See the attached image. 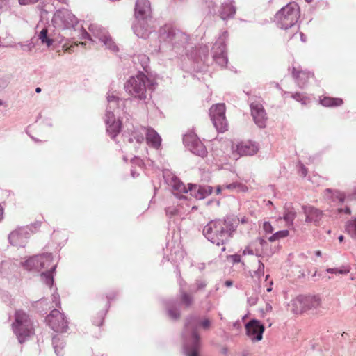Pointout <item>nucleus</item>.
Wrapping results in <instances>:
<instances>
[{"mask_svg":"<svg viewBox=\"0 0 356 356\" xmlns=\"http://www.w3.org/2000/svg\"><path fill=\"white\" fill-rule=\"evenodd\" d=\"M238 225L239 219L234 216L215 219L203 227L202 234L211 243L217 246L222 245V251H225L224 245L233 238Z\"/></svg>","mask_w":356,"mask_h":356,"instance_id":"obj_1","label":"nucleus"},{"mask_svg":"<svg viewBox=\"0 0 356 356\" xmlns=\"http://www.w3.org/2000/svg\"><path fill=\"white\" fill-rule=\"evenodd\" d=\"M212 322L208 317L200 318L191 315L186 318L184 329L182 332L183 348L186 356H200L199 350L201 346L200 337L197 328L208 330Z\"/></svg>","mask_w":356,"mask_h":356,"instance_id":"obj_2","label":"nucleus"},{"mask_svg":"<svg viewBox=\"0 0 356 356\" xmlns=\"http://www.w3.org/2000/svg\"><path fill=\"white\" fill-rule=\"evenodd\" d=\"M159 51L161 48H170L178 55L188 54V48L193 49L189 36L172 25L165 24L159 30Z\"/></svg>","mask_w":356,"mask_h":356,"instance_id":"obj_3","label":"nucleus"},{"mask_svg":"<svg viewBox=\"0 0 356 356\" xmlns=\"http://www.w3.org/2000/svg\"><path fill=\"white\" fill-rule=\"evenodd\" d=\"M153 81L143 72L131 76L124 83L125 92L132 98L145 102L147 99V90H152Z\"/></svg>","mask_w":356,"mask_h":356,"instance_id":"obj_4","label":"nucleus"},{"mask_svg":"<svg viewBox=\"0 0 356 356\" xmlns=\"http://www.w3.org/2000/svg\"><path fill=\"white\" fill-rule=\"evenodd\" d=\"M300 17L298 6L295 2H290L282 8L275 15V22L282 29H294L298 31L297 22Z\"/></svg>","mask_w":356,"mask_h":356,"instance_id":"obj_5","label":"nucleus"},{"mask_svg":"<svg viewBox=\"0 0 356 356\" xmlns=\"http://www.w3.org/2000/svg\"><path fill=\"white\" fill-rule=\"evenodd\" d=\"M13 330L20 343H24L33 334V324L29 316L22 310H17Z\"/></svg>","mask_w":356,"mask_h":356,"instance_id":"obj_6","label":"nucleus"},{"mask_svg":"<svg viewBox=\"0 0 356 356\" xmlns=\"http://www.w3.org/2000/svg\"><path fill=\"white\" fill-rule=\"evenodd\" d=\"M193 296L185 291L181 286L179 289V302L175 299L165 300V306L168 316L172 320H177L180 316L179 305L181 304L185 307H190L193 303Z\"/></svg>","mask_w":356,"mask_h":356,"instance_id":"obj_7","label":"nucleus"},{"mask_svg":"<svg viewBox=\"0 0 356 356\" xmlns=\"http://www.w3.org/2000/svg\"><path fill=\"white\" fill-rule=\"evenodd\" d=\"M227 31H223L218 38L212 48V60L221 67H225L228 63L226 42Z\"/></svg>","mask_w":356,"mask_h":356,"instance_id":"obj_8","label":"nucleus"},{"mask_svg":"<svg viewBox=\"0 0 356 356\" xmlns=\"http://www.w3.org/2000/svg\"><path fill=\"white\" fill-rule=\"evenodd\" d=\"M51 22L56 29H67L74 27L78 24V19L70 10L60 9L54 13Z\"/></svg>","mask_w":356,"mask_h":356,"instance_id":"obj_9","label":"nucleus"},{"mask_svg":"<svg viewBox=\"0 0 356 356\" xmlns=\"http://www.w3.org/2000/svg\"><path fill=\"white\" fill-rule=\"evenodd\" d=\"M321 302L317 296L300 295L293 300V312L300 314L311 309H316Z\"/></svg>","mask_w":356,"mask_h":356,"instance_id":"obj_10","label":"nucleus"},{"mask_svg":"<svg viewBox=\"0 0 356 356\" xmlns=\"http://www.w3.org/2000/svg\"><path fill=\"white\" fill-rule=\"evenodd\" d=\"M89 31L92 35L99 39L107 49L114 53L119 51L118 47L113 40L106 29L103 28L100 25L92 24L89 26Z\"/></svg>","mask_w":356,"mask_h":356,"instance_id":"obj_11","label":"nucleus"},{"mask_svg":"<svg viewBox=\"0 0 356 356\" xmlns=\"http://www.w3.org/2000/svg\"><path fill=\"white\" fill-rule=\"evenodd\" d=\"M48 325L56 332L65 333L68 330V321L63 313L58 309H53L46 317Z\"/></svg>","mask_w":356,"mask_h":356,"instance_id":"obj_12","label":"nucleus"},{"mask_svg":"<svg viewBox=\"0 0 356 356\" xmlns=\"http://www.w3.org/2000/svg\"><path fill=\"white\" fill-rule=\"evenodd\" d=\"M211 120L219 132H224L227 130V122L225 118V106L224 104H217L212 106L209 110Z\"/></svg>","mask_w":356,"mask_h":356,"instance_id":"obj_13","label":"nucleus"},{"mask_svg":"<svg viewBox=\"0 0 356 356\" xmlns=\"http://www.w3.org/2000/svg\"><path fill=\"white\" fill-rule=\"evenodd\" d=\"M53 255L51 253H44L41 254L42 269H47L41 273V278L45 284L51 288L54 283V274L55 273L57 264H52Z\"/></svg>","mask_w":356,"mask_h":356,"instance_id":"obj_14","label":"nucleus"},{"mask_svg":"<svg viewBox=\"0 0 356 356\" xmlns=\"http://www.w3.org/2000/svg\"><path fill=\"white\" fill-rule=\"evenodd\" d=\"M30 227H20L13 230L8 235L9 243L17 247H24L27 243V239L30 237Z\"/></svg>","mask_w":356,"mask_h":356,"instance_id":"obj_15","label":"nucleus"},{"mask_svg":"<svg viewBox=\"0 0 356 356\" xmlns=\"http://www.w3.org/2000/svg\"><path fill=\"white\" fill-rule=\"evenodd\" d=\"M250 107L255 124L260 129L265 128L268 117L263 105L259 102H254L250 104Z\"/></svg>","mask_w":356,"mask_h":356,"instance_id":"obj_16","label":"nucleus"},{"mask_svg":"<svg viewBox=\"0 0 356 356\" xmlns=\"http://www.w3.org/2000/svg\"><path fill=\"white\" fill-rule=\"evenodd\" d=\"M335 202H337V212L346 216L351 215L353 199L350 195H347L341 191L335 192Z\"/></svg>","mask_w":356,"mask_h":356,"instance_id":"obj_17","label":"nucleus"},{"mask_svg":"<svg viewBox=\"0 0 356 356\" xmlns=\"http://www.w3.org/2000/svg\"><path fill=\"white\" fill-rule=\"evenodd\" d=\"M186 56L197 63L202 62L206 65L209 64V48L207 45L201 44L195 48L193 47V49L188 48V54Z\"/></svg>","mask_w":356,"mask_h":356,"instance_id":"obj_18","label":"nucleus"},{"mask_svg":"<svg viewBox=\"0 0 356 356\" xmlns=\"http://www.w3.org/2000/svg\"><path fill=\"white\" fill-rule=\"evenodd\" d=\"M183 142L194 154L201 157L207 156V151L204 145L195 136L185 135L183 138Z\"/></svg>","mask_w":356,"mask_h":356,"instance_id":"obj_19","label":"nucleus"},{"mask_svg":"<svg viewBox=\"0 0 356 356\" xmlns=\"http://www.w3.org/2000/svg\"><path fill=\"white\" fill-rule=\"evenodd\" d=\"M246 334L253 341H259L263 338L265 327L264 325L257 319H252L245 325Z\"/></svg>","mask_w":356,"mask_h":356,"instance_id":"obj_20","label":"nucleus"},{"mask_svg":"<svg viewBox=\"0 0 356 356\" xmlns=\"http://www.w3.org/2000/svg\"><path fill=\"white\" fill-rule=\"evenodd\" d=\"M18 266V264L11 259L2 261L0 263V278L10 282L15 277V272Z\"/></svg>","mask_w":356,"mask_h":356,"instance_id":"obj_21","label":"nucleus"},{"mask_svg":"<svg viewBox=\"0 0 356 356\" xmlns=\"http://www.w3.org/2000/svg\"><path fill=\"white\" fill-rule=\"evenodd\" d=\"M188 191L191 196L200 200L210 195L213 193V188L208 185L188 184Z\"/></svg>","mask_w":356,"mask_h":356,"instance_id":"obj_22","label":"nucleus"},{"mask_svg":"<svg viewBox=\"0 0 356 356\" xmlns=\"http://www.w3.org/2000/svg\"><path fill=\"white\" fill-rule=\"evenodd\" d=\"M149 20L136 19L132 29L137 37L146 39L152 34L153 32L149 25Z\"/></svg>","mask_w":356,"mask_h":356,"instance_id":"obj_23","label":"nucleus"},{"mask_svg":"<svg viewBox=\"0 0 356 356\" xmlns=\"http://www.w3.org/2000/svg\"><path fill=\"white\" fill-rule=\"evenodd\" d=\"M151 5L149 0H137L135 3V17L139 19H150Z\"/></svg>","mask_w":356,"mask_h":356,"instance_id":"obj_24","label":"nucleus"},{"mask_svg":"<svg viewBox=\"0 0 356 356\" xmlns=\"http://www.w3.org/2000/svg\"><path fill=\"white\" fill-rule=\"evenodd\" d=\"M108 105L106 110L105 117H108V121L111 120L110 118L115 116L114 113L116 110L120 109V104L122 102V100L114 93V92H108L107 95Z\"/></svg>","mask_w":356,"mask_h":356,"instance_id":"obj_25","label":"nucleus"},{"mask_svg":"<svg viewBox=\"0 0 356 356\" xmlns=\"http://www.w3.org/2000/svg\"><path fill=\"white\" fill-rule=\"evenodd\" d=\"M292 76L296 80V84L300 88H304L307 86L309 80L314 76V74L306 70H298L293 67Z\"/></svg>","mask_w":356,"mask_h":356,"instance_id":"obj_26","label":"nucleus"},{"mask_svg":"<svg viewBox=\"0 0 356 356\" xmlns=\"http://www.w3.org/2000/svg\"><path fill=\"white\" fill-rule=\"evenodd\" d=\"M302 208L306 216V222L318 225L323 216L322 211L312 206L305 205Z\"/></svg>","mask_w":356,"mask_h":356,"instance_id":"obj_27","label":"nucleus"},{"mask_svg":"<svg viewBox=\"0 0 356 356\" xmlns=\"http://www.w3.org/2000/svg\"><path fill=\"white\" fill-rule=\"evenodd\" d=\"M259 150L258 145L251 141L241 142L236 145V151L240 156H252Z\"/></svg>","mask_w":356,"mask_h":356,"instance_id":"obj_28","label":"nucleus"},{"mask_svg":"<svg viewBox=\"0 0 356 356\" xmlns=\"http://www.w3.org/2000/svg\"><path fill=\"white\" fill-rule=\"evenodd\" d=\"M108 121V117H105L104 121L106 125V131L110 137L115 140V137L121 131L122 123L119 120H116L115 116L110 118Z\"/></svg>","mask_w":356,"mask_h":356,"instance_id":"obj_29","label":"nucleus"},{"mask_svg":"<svg viewBox=\"0 0 356 356\" xmlns=\"http://www.w3.org/2000/svg\"><path fill=\"white\" fill-rule=\"evenodd\" d=\"M219 14L220 18L223 20L233 18L236 14V7L234 1L232 0H227L222 3Z\"/></svg>","mask_w":356,"mask_h":356,"instance_id":"obj_30","label":"nucleus"},{"mask_svg":"<svg viewBox=\"0 0 356 356\" xmlns=\"http://www.w3.org/2000/svg\"><path fill=\"white\" fill-rule=\"evenodd\" d=\"M143 131L146 134L147 143L154 149H158L161 143V138L159 134L152 128L143 130Z\"/></svg>","mask_w":356,"mask_h":356,"instance_id":"obj_31","label":"nucleus"},{"mask_svg":"<svg viewBox=\"0 0 356 356\" xmlns=\"http://www.w3.org/2000/svg\"><path fill=\"white\" fill-rule=\"evenodd\" d=\"M143 130L145 129L143 128H142L141 130L134 129L131 135L127 136L124 134V140H127L129 143H133L134 141H136L137 144L142 143L144 141V134H145Z\"/></svg>","mask_w":356,"mask_h":356,"instance_id":"obj_32","label":"nucleus"},{"mask_svg":"<svg viewBox=\"0 0 356 356\" xmlns=\"http://www.w3.org/2000/svg\"><path fill=\"white\" fill-rule=\"evenodd\" d=\"M170 185L173 189L175 195H177L178 193H189L188 191V186L186 187L185 184L176 176H172L170 180Z\"/></svg>","mask_w":356,"mask_h":356,"instance_id":"obj_33","label":"nucleus"},{"mask_svg":"<svg viewBox=\"0 0 356 356\" xmlns=\"http://www.w3.org/2000/svg\"><path fill=\"white\" fill-rule=\"evenodd\" d=\"M165 213L170 220L176 222L177 220L181 218V211L178 207L170 206L165 208Z\"/></svg>","mask_w":356,"mask_h":356,"instance_id":"obj_34","label":"nucleus"},{"mask_svg":"<svg viewBox=\"0 0 356 356\" xmlns=\"http://www.w3.org/2000/svg\"><path fill=\"white\" fill-rule=\"evenodd\" d=\"M38 38L40 40L42 44L46 45L47 47H51L54 40L51 38L48 35V29L43 28L38 34Z\"/></svg>","mask_w":356,"mask_h":356,"instance_id":"obj_35","label":"nucleus"},{"mask_svg":"<svg viewBox=\"0 0 356 356\" xmlns=\"http://www.w3.org/2000/svg\"><path fill=\"white\" fill-rule=\"evenodd\" d=\"M207 284L208 282L206 278L199 277L195 280V282L191 285V289L194 292L202 291L206 288Z\"/></svg>","mask_w":356,"mask_h":356,"instance_id":"obj_36","label":"nucleus"},{"mask_svg":"<svg viewBox=\"0 0 356 356\" xmlns=\"http://www.w3.org/2000/svg\"><path fill=\"white\" fill-rule=\"evenodd\" d=\"M52 345L54 348L55 353L59 356L62 353V350L65 346V342L58 335L52 337Z\"/></svg>","mask_w":356,"mask_h":356,"instance_id":"obj_37","label":"nucleus"},{"mask_svg":"<svg viewBox=\"0 0 356 356\" xmlns=\"http://www.w3.org/2000/svg\"><path fill=\"white\" fill-rule=\"evenodd\" d=\"M223 188L231 191H236L237 192H246L248 187L240 182H232L231 184L223 185Z\"/></svg>","mask_w":356,"mask_h":356,"instance_id":"obj_38","label":"nucleus"},{"mask_svg":"<svg viewBox=\"0 0 356 356\" xmlns=\"http://www.w3.org/2000/svg\"><path fill=\"white\" fill-rule=\"evenodd\" d=\"M291 97L304 106H307L312 102V99L309 97L306 96L300 92L291 93Z\"/></svg>","mask_w":356,"mask_h":356,"instance_id":"obj_39","label":"nucleus"},{"mask_svg":"<svg viewBox=\"0 0 356 356\" xmlns=\"http://www.w3.org/2000/svg\"><path fill=\"white\" fill-rule=\"evenodd\" d=\"M289 234V232L287 229L280 230V231L275 232L272 236H270L268 238V240L270 242H274L277 240H279L280 238H283L288 236Z\"/></svg>","mask_w":356,"mask_h":356,"instance_id":"obj_40","label":"nucleus"},{"mask_svg":"<svg viewBox=\"0 0 356 356\" xmlns=\"http://www.w3.org/2000/svg\"><path fill=\"white\" fill-rule=\"evenodd\" d=\"M296 216V213L295 211H293L292 210H288L284 213L283 218L285 220V222H286V224L289 226H291V225H293V220H294Z\"/></svg>","mask_w":356,"mask_h":356,"instance_id":"obj_41","label":"nucleus"},{"mask_svg":"<svg viewBox=\"0 0 356 356\" xmlns=\"http://www.w3.org/2000/svg\"><path fill=\"white\" fill-rule=\"evenodd\" d=\"M29 262H33L34 264V270L40 271L42 270L41 266V254L35 255L29 258ZM30 264V263H28Z\"/></svg>","mask_w":356,"mask_h":356,"instance_id":"obj_42","label":"nucleus"},{"mask_svg":"<svg viewBox=\"0 0 356 356\" xmlns=\"http://www.w3.org/2000/svg\"><path fill=\"white\" fill-rule=\"evenodd\" d=\"M318 102L321 105L325 107L334 106V98L327 96H320Z\"/></svg>","mask_w":356,"mask_h":356,"instance_id":"obj_43","label":"nucleus"},{"mask_svg":"<svg viewBox=\"0 0 356 356\" xmlns=\"http://www.w3.org/2000/svg\"><path fill=\"white\" fill-rule=\"evenodd\" d=\"M107 312H108V309H106L104 311L99 312L97 314V317L94 318V319L92 320L93 324L97 326L102 325L103 323L104 319V316H106Z\"/></svg>","mask_w":356,"mask_h":356,"instance_id":"obj_44","label":"nucleus"},{"mask_svg":"<svg viewBox=\"0 0 356 356\" xmlns=\"http://www.w3.org/2000/svg\"><path fill=\"white\" fill-rule=\"evenodd\" d=\"M171 258H169L168 260H172V262L176 263L179 259H181L184 257V252L180 250H175L173 253L170 254Z\"/></svg>","mask_w":356,"mask_h":356,"instance_id":"obj_45","label":"nucleus"},{"mask_svg":"<svg viewBox=\"0 0 356 356\" xmlns=\"http://www.w3.org/2000/svg\"><path fill=\"white\" fill-rule=\"evenodd\" d=\"M118 296V292L115 291H110L108 292L107 294H106V299H107V302H106V309L108 310L110 306H111V301L114 300L116 296Z\"/></svg>","mask_w":356,"mask_h":356,"instance_id":"obj_46","label":"nucleus"},{"mask_svg":"<svg viewBox=\"0 0 356 356\" xmlns=\"http://www.w3.org/2000/svg\"><path fill=\"white\" fill-rule=\"evenodd\" d=\"M243 255H253L256 254V256L259 257L260 254H259V252L257 250H256V252H254V250L250 247V245L245 247V248L243 250Z\"/></svg>","mask_w":356,"mask_h":356,"instance_id":"obj_47","label":"nucleus"},{"mask_svg":"<svg viewBox=\"0 0 356 356\" xmlns=\"http://www.w3.org/2000/svg\"><path fill=\"white\" fill-rule=\"evenodd\" d=\"M350 268L349 266H343L339 268H335V275L344 274L348 275L350 272Z\"/></svg>","mask_w":356,"mask_h":356,"instance_id":"obj_48","label":"nucleus"},{"mask_svg":"<svg viewBox=\"0 0 356 356\" xmlns=\"http://www.w3.org/2000/svg\"><path fill=\"white\" fill-rule=\"evenodd\" d=\"M262 228L266 234H270L273 232V227L271 225L270 222L268 221H265L263 223Z\"/></svg>","mask_w":356,"mask_h":356,"instance_id":"obj_49","label":"nucleus"},{"mask_svg":"<svg viewBox=\"0 0 356 356\" xmlns=\"http://www.w3.org/2000/svg\"><path fill=\"white\" fill-rule=\"evenodd\" d=\"M264 264L261 261H259V267L258 269L254 272L255 275L259 277H260L261 275H264Z\"/></svg>","mask_w":356,"mask_h":356,"instance_id":"obj_50","label":"nucleus"},{"mask_svg":"<svg viewBox=\"0 0 356 356\" xmlns=\"http://www.w3.org/2000/svg\"><path fill=\"white\" fill-rule=\"evenodd\" d=\"M29 263V259L27 260H26L24 262H20V264H22L23 266V267L27 270H34V264L33 262H29L30 264H28Z\"/></svg>","mask_w":356,"mask_h":356,"instance_id":"obj_51","label":"nucleus"},{"mask_svg":"<svg viewBox=\"0 0 356 356\" xmlns=\"http://www.w3.org/2000/svg\"><path fill=\"white\" fill-rule=\"evenodd\" d=\"M298 173L303 177H306L307 174V169L302 163H300Z\"/></svg>","mask_w":356,"mask_h":356,"instance_id":"obj_52","label":"nucleus"},{"mask_svg":"<svg viewBox=\"0 0 356 356\" xmlns=\"http://www.w3.org/2000/svg\"><path fill=\"white\" fill-rule=\"evenodd\" d=\"M81 38L86 39V40H92V34L88 33L83 28H82Z\"/></svg>","mask_w":356,"mask_h":356,"instance_id":"obj_53","label":"nucleus"},{"mask_svg":"<svg viewBox=\"0 0 356 356\" xmlns=\"http://www.w3.org/2000/svg\"><path fill=\"white\" fill-rule=\"evenodd\" d=\"M41 226V222L40 221L35 222L34 223L28 225L27 227H30L32 232H30V235L34 232L35 230L38 229Z\"/></svg>","mask_w":356,"mask_h":356,"instance_id":"obj_54","label":"nucleus"},{"mask_svg":"<svg viewBox=\"0 0 356 356\" xmlns=\"http://www.w3.org/2000/svg\"><path fill=\"white\" fill-rule=\"evenodd\" d=\"M53 298V301L55 302L56 307L60 308L61 307V302L60 300L59 295L58 293H54Z\"/></svg>","mask_w":356,"mask_h":356,"instance_id":"obj_55","label":"nucleus"},{"mask_svg":"<svg viewBox=\"0 0 356 356\" xmlns=\"http://www.w3.org/2000/svg\"><path fill=\"white\" fill-rule=\"evenodd\" d=\"M258 298L257 296H251L248 298V303L250 306L255 305L257 302Z\"/></svg>","mask_w":356,"mask_h":356,"instance_id":"obj_56","label":"nucleus"},{"mask_svg":"<svg viewBox=\"0 0 356 356\" xmlns=\"http://www.w3.org/2000/svg\"><path fill=\"white\" fill-rule=\"evenodd\" d=\"M234 264L240 263L241 261V255L235 254L230 256Z\"/></svg>","mask_w":356,"mask_h":356,"instance_id":"obj_57","label":"nucleus"},{"mask_svg":"<svg viewBox=\"0 0 356 356\" xmlns=\"http://www.w3.org/2000/svg\"><path fill=\"white\" fill-rule=\"evenodd\" d=\"M19 3L22 6L28 5L29 3H34L38 1V0H18Z\"/></svg>","mask_w":356,"mask_h":356,"instance_id":"obj_58","label":"nucleus"},{"mask_svg":"<svg viewBox=\"0 0 356 356\" xmlns=\"http://www.w3.org/2000/svg\"><path fill=\"white\" fill-rule=\"evenodd\" d=\"M314 254H315L316 257H322V258H323V259L325 261H327L328 259L327 255L326 254L323 255L321 251H320V250L315 251Z\"/></svg>","mask_w":356,"mask_h":356,"instance_id":"obj_59","label":"nucleus"},{"mask_svg":"<svg viewBox=\"0 0 356 356\" xmlns=\"http://www.w3.org/2000/svg\"><path fill=\"white\" fill-rule=\"evenodd\" d=\"M257 243H259V245H260L261 247H264V246H265V245H267V242H266V241L264 238H261V237H259V238H257L256 239V241H254V243H257Z\"/></svg>","mask_w":356,"mask_h":356,"instance_id":"obj_60","label":"nucleus"},{"mask_svg":"<svg viewBox=\"0 0 356 356\" xmlns=\"http://www.w3.org/2000/svg\"><path fill=\"white\" fill-rule=\"evenodd\" d=\"M213 203H216L217 206H219V204H220V202L218 200H210L207 202V205L209 206V205H211Z\"/></svg>","mask_w":356,"mask_h":356,"instance_id":"obj_61","label":"nucleus"},{"mask_svg":"<svg viewBox=\"0 0 356 356\" xmlns=\"http://www.w3.org/2000/svg\"><path fill=\"white\" fill-rule=\"evenodd\" d=\"M131 162H132V163H136V164H138V165H140V164L142 163V161H141L139 158H138V157L135 156V157L131 160Z\"/></svg>","mask_w":356,"mask_h":356,"instance_id":"obj_62","label":"nucleus"},{"mask_svg":"<svg viewBox=\"0 0 356 356\" xmlns=\"http://www.w3.org/2000/svg\"><path fill=\"white\" fill-rule=\"evenodd\" d=\"M44 124L47 126L51 127L52 126V122L51 119L47 118L44 120Z\"/></svg>","mask_w":356,"mask_h":356,"instance_id":"obj_63","label":"nucleus"},{"mask_svg":"<svg viewBox=\"0 0 356 356\" xmlns=\"http://www.w3.org/2000/svg\"><path fill=\"white\" fill-rule=\"evenodd\" d=\"M343 103V100L339 98H335V106H340Z\"/></svg>","mask_w":356,"mask_h":356,"instance_id":"obj_64","label":"nucleus"}]
</instances>
